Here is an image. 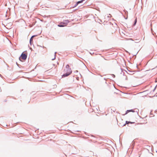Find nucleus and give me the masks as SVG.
Wrapping results in <instances>:
<instances>
[{
  "label": "nucleus",
  "instance_id": "obj_12",
  "mask_svg": "<svg viewBox=\"0 0 157 157\" xmlns=\"http://www.w3.org/2000/svg\"><path fill=\"white\" fill-rule=\"evenodd\" d=\"M112 75V76L114 78V77H115V75H113V74H112V75Z\"/></svg>",
  "mask_w": 157,
  "mask_h": 157
},
{
  "label": "nucleus",
  "instance_id": "obj_16",
  "mask_svg": "<svg viewBox=\"0 0 157 157\" xmlns=\"http://www.w3.org/2000/svg\"><path fill=\"white\" fill-rule=\"evenodd\" d=\"M125 125V124H124V126Z\"/></svg>",
  "mask_w": 157,
  "mask_h": 157
},
{
  "label": "nucleus",
  "instance_id": "obj_18",
  "mask_svg": "<svg viewBox=\"0 0 157 157\" xmlns=\"http://www.w3.org/2000/svg\"><path fill=\"white\" fill-rule=\"evenodd\" d=\"M0 76H1V75H0Z\"/></svg>",
  "mask_w": 157,
  "mask_h": 157
},
{
  "label": "nucleus",
  "instance_id": "obj_11",
  "mask_svg": "<svg viewBox=\"0 0 157 157\" xmlns=\"http://www.w3.org/2000/svg\"><path fill=\"white\" fill-rule=\"evenodd\" d=\"M136 22H137V19H136L134 21V23L133 24L134 26L136 25Z\"/></svg>",
  "mask_w": 157,
  "mask_h": 157
},
{
  "label": "nucleus",
  "instance_id": "obj_14",
  "mask_svg": "<svg viewBox=\"0 0 157 157\" xmlns=\"http://www.w3.org/2000/svg\"><path fill=\"white\" fill-rule=\"evenodd\" d=\"M78 5H76V3L75 4V7H76V6Z\"/></svg>",
  "mask_w": 157,
  "mask_h": 157
},
{
  "label": "nucleus",
  "instance_id": "obj_8",
  "mask_svg": "<svg viewBox=\"0 0 157 157\" xmlns=\"http://www.w3.org/2000/svg\"><path fill=\"white\" fill-rule=\"evenodd\" d=\"M134 122H131L130 121H126V124H128L129 123H134Z\"/></svg>",
  "mask_w": 157,
  "mask_h": 157
},
{
  "label": "nucleus",
  "instance_id": "obj_4",
  "mask_svg": "<svg viewBox=\"0 0 157 157\" xmlns=\"http://www.w3.org/2000/svg\"><path fill=\"white\" fill-rule=\"evenodd\" d=\"M35 36V35L33 36L30 39V43L31 45L33 43V39Z\"/></svg>",
  "mask_w": 157,
  "mask_h": 157
},
{
  "label": "nucleus",
  "instance_id": "obj_17",
  "mask_svg": "<svg viewBox=\"0 0 157 157\" xmlns=\"http://www.w3.org/2000/svg\"><path fill=\"white\" fill-rule=\"evenodd\" d=\"M76 71V72H78V71Z\"/></svg>",
  "mask_w": 157,
  "mask_h": 157
},
{
  "label": "nucleus",
  "instance_id": "obj_15",
  "mask_svg": "<svg viewBox=\"0 0 157 157\" xmlns=\"http://www.w3.org/2000/svg\"><path fill=\"white\" fill-rule=\"evenodd\" d=\"M104 79L105 80H106V78H104Z\"/></svg>",
  "mask_w": 157,
  "mask_h": 157
},
{
  "label": "nucleus",
  "instance_id": "obj_7",
  "mask_svg": "<svg viewBox=\"0 0 157 157\" xmlns=\"http://www.w3.org/2000/svg\"><path fill=\"white\" fill-rule=\"evenodd\" d=\"M85 0H82L79 1L78 2L76 3V5H78L79 3H82Z\"/></svg>",
  "mask_w": 157,
  "mask_h": 157
},
{
  "label": "nucleus",
  "instance_id": "obj_1",
  "mask_svg": "<svg viewBox=\"0 0 157 157\" xmlns=\"http://www.w3.org/2000/svg\"><path fill=\"white\" fill-rule=\"evenodd\" d=\"M67 72L62 75V77H65L69 76L72 72L71 69H68V70H66Z\"/></svg>",
  "mask_w": 157,
  "mask_h": 157
},
{
  "label": "nucleus",
  "instance_id": "obj_9",
  "mask_svg": "<svg viewBox=\"0 0 157 157\" xmlns=\"http://www.w3.org/2000/svg\"><path fill=\"white\" fill-rule=\"evenodd\" d=\"M56 53H57L56 52H55V53L54 58H53V59H52V60H55V59L56 57Z\"/></svg>",
  "mask_w": 157,
  "mask_h": 157
},
{
  "label": "nucleus",
  "instance_id": "obj_5",
  "mask_svg": "<svg viewBox=\"0 0 157 157\" xmlns=\"http://www.w3.org/2000/svg\"><path fill=\"white\" fill-rule=\"evenodd\" d=\"M63 22L64 23L65 25L66 26V25L68 24V23L70 22V21L68 20H64Z\"/></svg>",
  "mask_w": 157,
  "mask_h": 157
},
{
  "label": "nucleus",
  "instance_id": "obj_3",
  "mask_svg": "<svg viewBox=\"0 0 157 157\" xmlns=\"http://www.w3.org/2000/svg\"><path fill=\"white\" fill-rule=\"evenodd\" d=\"M58 26L59 27H63L66 26L65 25L63 22H60L59 24H58Z\"/></svg>",
  "mask_w": 157,
  "mask_h": 157
},
{
  "label": "nucleus",
  "instance_id": "obj_10",
  "mask_svg": "<svg viewBox=\"0 0 157 157\" xmlns=\"http://www.w3.org/2000/svg\"><path fill=\"white\" fill-rule=\"evenodd\" d=\"M69 65L67 64L66 66V68L67 69L66 70H68V69H71L70 68H69Z\"/></svg>",
  "mask_w": 157,
  "mask_h": 157
},
{
  "label": "nucleus",
  "instance_id": "obj_6",
  "mask_svg": "<svg viewBox=\"0 0 157 157\" xmlns=\"http://www.w3.org/2000/svg\"><path fill=\"white\" fill-rule=\"evenodd\" d=\"M134 112V111L132 109L127 110L126 111V113H125V114H127L128 113H129V112Z\"/></svg>",
  "mask_w": 157,
  "mask_h": 157
},
{
  "label": "nucleus",
  "instance_id": "obj_2",
  "mask_svg": "<svg viewBox=\"0 0 157 157\" xmlns=\"http://www.w3.org/2000/svg\"><path fill=\"white\" fill-rule=\"evenodd\" d=\"M27 57V55L23 52L22 53L21 55V57L19 58V59L21 60V59L23 60H25Z\"/></svg>",
  "mask_w": 157,
  "mask_h": 157
},
{
  "label": "nucleus",
  "instance_id": "obj_13",
  "mask_svg": "<svg viewBox=\"0 0 157 157\" xmlns=\"http://www.w3.org/2000/svg\"><path fill=\"white\" fill-rule=\"evenodd\" d=\"M156 86H155L154 88V89L153 91H154L155 90V88H156Z\"/></svg>",
  "mask_w": 157,
  "mask_h": 157
}]
</instances>
